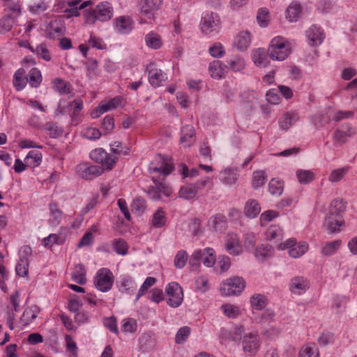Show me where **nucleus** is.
<instances>
[{"label": "nucleus", "instance_id": "nucleus-25", "mask_svg": "<svg viewBox=\"0 0 357 357\" xmlns=\"http://www.w3.org/2000/svg\"><path fill=\"white\" fill-rule=\"evenodd\" d=\"M307 43L311 46L320 45L325 38L324 31L317 25L311 26L305 32Z\"/></svg>", "mask_w": 357, "mask_h": 357}, {"label": "nucleus", "instance_id": "nucleus-35", "mask_svg": "<svg viewBox=\"0 0 357 357\" xmlns=\"http://www.w3.org/2000/svg\"><path fill=\"white\" fill-rule=\"evenodd\" d=\"M43 161V153L39 150H31L29 151L24 158L27 167L36 168L39 167Z\"/></svg>", "mask_w": 357, "mask_h": 357}, {"label": "nucleus", "instance_id": "nucleus-14", "mask_svg": "<svg viewBox=\"0 0 357 357\" xmlns=\"http://www.w3.org/2000/svg\"><path fill=\"white\" fill-rule=\"evenodd\" d=\"M103 170L99 165H89L87 162L79 163L75 167L76 174L85 180H92L100 176Z\"/></svg>", "mask_w": 357, "mask_h": 357}, {"label": "nucleus", "instance_id": "nucleus-42", "mask_svg": "<svg viewBox=\"0 0 357 357\" xmlns=\"http://www.w3.org/2000/svg\"><path fill=\"white\" fill-rule=\"evenodd\" d=\"M226 218L221 214H218L215 216L212 217L208 222V226L210 229L215 231H222L226 227Z\"/></svg>", "mask_w": 357, "mask_h": 357}, {"label": "nucleus", "instance_id": "nucleus-62", "mask_svg": "<svg viewBox=\"0 0 357 357\" xmlns=\"http://www.w3.org/2000/svg\"><path fill=\"white\" fill-rule=\"evenodd\" d=\"M82 134L83 137L90 140H97L100 139L102 135L99 129L92 126L85 128L82 130Z\"/></svg>", "mask_w": 357, "mask_h": 357}, {"label": "nucleus", "instance_id": "nucleus-37", "mask_svg": "<svg viewBox=\"0 0 357 357\" xmlns=\"http://www.w3.org/2000/svg\"><path fill=\"white\" fill-rule=\"evenodd\" d=\"M146 45L153 50L160 49L163 45L161 36L153 31L148 33L144 38Z\"/></svg>", "mask_w": 357, "mask_h": 357}, {"label": "nucleus", "instance_id": "nucleus-61", "mask_svg": "<svg viewBox=\"0 0 357 357\" xmlns=\"http://www.w3.org/2000/svg\"><path fill=\"white\" fill-rule=\"evenodd\" d=\"M166 223V216L165 212L161 209H158L153 215L152 225L155 227H162Z\"/></svg>", "mask_w": 357, "mask_h": 357}, {"label": "nucleus", "instance_id": "nucleus-11", "mask_svg": "<svg viewBox=\"0 0 357 357\" xmlns=\"http://www.w3.org/2000/svg\"><path fill=\"white\" fill-rule=\"evenodd\" d=\"M165 292L168 296L167 303L172 307H179L183 301V292L178 283L172 282L165 287Z\"/></svg>", "mask_w": 357, "mask_h": 357}, {"label": "nucleus", "instance_id": "nucleus-33", "mask_svg": "<svg viewBox=\"0 0 357 357\" xmlns=\"http://www.w3.org/2000/svg\"><path fill=\"white\" fill-rule=\"evenodd\" d=\"M284 232L282 229L278 225L270 226L265 232V238L266 241L275 243H281L283 238Z\"/></svg>", "mask_w": 357, "mask_h": 357}, {"label": "nucleus", "instance_id": "nucleus-4", "mask_svg": "<svg viewBox=\"0 0 357 357\" xmlns=\"http://www.w3.org/2000/svg\"><path fill=\"white\" fill-rule=\"evenodd\" d=\"M173 167V162L169 157L159 154L151 161L149 172L151 174H159L161 180H164L172 171Z\"/></svg>", "mask_w": 357, "mask_h": 357}, {"label": "nucleus", "instance_id": "nucleus-23", "mask_svg": "<svg viewBox=\"0 0 357 357\" xmlns=\"http://www.w3.org/2000/svg\"><path fill=\"white\" fill-rule=\"evenodd\" d=\"M309 287L308 280L303 276H296L290 280L289 290L293 294L302 295L307 291Z\"/></svg>", "mask_w": 357, "mask_h": 357}, {"label": "nucleus", "instance_id": "nucleus-29", "mask_svg": "<svg viewBox=\"0 0 357 357\" xmlns=\"http://www.w3.org/2000/svg\"><path fill=\"white\" fill-rule=\"evenodd\" d=\"M268 304V297L262 294H254L250 298V308L252 312L263 310Z\"/></svg>", "mask_w": 357, "mask_h": 357}, {"label": "nucleus", "instance_id": "nucleus-44", "mask_svg": "<svg viewBox=\"0 0 357 357\" xmlns=\"http://www.w3.org/2000/svg\"><path fill=\"white\" fill-rule=\"evenodd\" d=\"M39 310L37 306H31L24 310L22 317H20V321L22 323L24 326L29 325L38 316Z\"/></svg>", "mask_w": 357, "mask_h": 357}, {"label": "nucleus", "instance_id": "nucleus-10", "mask_svg": "<svg viewBox=\"0 0 357 357\" xmlns=\"http://www.w3.org/2000/svg\"><path fill=\"white\" fill-rule=\"evenodd\" d=\"M353 114L351 112H342L330 109L326 114L316 115L313 118L314 124L317 128L324 126L326 123H328L331 119L335 121L347 119Z\"/></svg>", "mask_w": 357, "mask_h": 357}, {"label": "nucleus", "instance_id": "nucleus-20", "mask_svg": "<svg viewBox=\"0 0 357 357\" xmlns=\"http://www.w3.org/2000/svg\"><path fill=\"white\" fill-rule=\"evenodd\" d=\"M238 179V170L236 167H224L219 174V180L226 185H234Z\"/></svg>", "mask_w": 357, "mask_h": 357}, {"label": "nucleus", "instance_id": "nucleus-38", "mask_svg": "<svg viewBox=\"0 0 357 357\" xmlns=\"http://www.w3.org/2000/svg\"><path fill=\"white\" fill-rule=\"evenodd\" d=\"M261 211L259 203L255 199L248 200L244 206V214L249 218H256Z\"/></svg>", "mask_w": 357, "mask_h": 357}, {"label": "nucleus", "instance_id": "nucleus-43", "mask_svg": "<svg viewBox=\"0 0 357 357\" xmlns=\"http://www.w3.org/2000/svg\"><path fill=\"white\" fill-rule=\"evenodd\" d=\"M220 309L223 314L229 319H236L241 314L240 307L231 303L222 304Z\"/></svg>", "mask_w": 357, "mask_h": 357}, {"label": "nucleus", "instance_id": "nucleus-22", "mask_svg": "<svg viewBox=\"0 0 357 357\" xmlns=\"http://www.w3.org/2000/svg\"><path fill=\"white\" fill-rule=\"evenodd\" d=\"M146 70L149 73V82L155 88L161 86L167 79L166 74L162 70L155 68L153 63L147 66Z\"/></svg>", "mask_w": 357, "mask_h": 357}, {"label": "nucleus", "instance_id": "nucleus-41", "mask_svg": "<svg viewBox=\"0 0 357 357\" xmlns=\"http://www.w3.org/2000/svg\"><path fill=\"white\" fill-rule=\"evenodd\" d=\"M342 245V241L339 239L328 242L323 245L321 250V252L324 256L326 257L334 255L340 249Z\"/></svg>", "mask_w": 357, "mask_h": 357}, {"label": "nucleus", "instance_id": "nucleus-2", "mask_svg": "<svg viewBox=\"0 0 357 357\" xmlns=\"http://www.w3.org/2000/svg\"><path fill=\"white\" fill-rule=\"evenodd\" d=\"M113 16V7L108 1L99 3L94 9H89L84 13L85 22L94 24L97 20L107 22Z\"/></svg>", "mask_w": 357, "mask_h": 357}, {"label": "nucleus", "instance_id": "nucleus-9", "mask_svg": "<svg viewBox=\"0 0 357 357\" xmlns=\"http://www.w3.org/2000/svg\"><path fill=\"white\" fill-rule=\"evenodd\" d=\"M44 31L47 38L59 40L66 33V26L63 20L60 17H54L47 22Z\"/></svg>", "mask_w": 357, "mask_h": 357}, {"label": "nucleus", "instance_id": "nucleus-31", "mask_svg": "<svg viewBox=\"0 0 357 357\" xmlns=\"http://www.w3.org/2000/svg\"><path fill=\"white\" fill-rule=\"evenodd\" d=\"M302 15V7L299 3L292 2L285 10L286 19L289 22H296L300 20Z\"/></svg>", "mask_w": 357, "mask_h": 357}, {"label": "nucleus", "instance_id": "nucleus-59", "mask_svg": "<svg viewBox=\"0 0 357 357\" xmlns=\"http://www.w3.org/2000/svg\"><path fill=\"white\" fill-rule=\"evenodd\" d=\"M284 183L282 181L272 178L268 183V191L273 195H280L283 192Z\"/></svg>", "mask_w": 357, "mask_h": 357}, {"label": "nucleus", "instance_id": "nucleus-64", "mask_svg": "<svg viewBox=\"0 0 357 357\" xmlns=\"http://www.w3.org/2000/svg\"><path fill=\"white\" fill-rule=\"evenodd\" d=\"M191 330L188 326H183L178 329L175 336V342L176 344H181L184 343L188 338Z\"/></svg>", "mask_w": 357, "mask_h": 357}, {"label": "nucleus", "instance_id": "nucleus-24", "mask_svg": "<svg viewBox=\"0 0 357 357\" xmlns=\"http://www.w3.org/2000/svg\"><path fill=\"white\" fill-rule=\"evenodd\" d=\"M250 57L255 66L257 68H266L270 63L268 50L255 48L251 51Z\"/></svg>", "mask_w": 357, "mask_h": 357}, {"label": "nucleus", "instance_id": "nucleus-54", "mask_svg": "<svg viewBox=\"0 0 357 357\" xmlns=\"http://www.w3.org/2000/svg\"><path fill=\"white\" fill-rule=\"evenodd\" d=\"M66 351L69 357H77L78 348L71 335H65Z\"/></svg>", "mask_w": 357, "mask_h": 357}, {"label": "nucleus", "instance_id": "nucleus-8", "mask_svg": "<svg viewBox=\"0 0 357 357\" xmlns=\"http://www.w3.org/2000/svg\"><path fill=\"white\" fill-rule=\"evenodd\" d=\"M216 257L215 250L211 248H206L204 250H197L191 256L190 264L192 266H199L202 261L206 267H212L215 263Z\"/></svg>", "mask_w": 357, "mask_h": 357}, {"label": "nucleus", "instance_id": "nucleus-21", "mask_svg": "<svg viewBox=\"0 0 357 357\" xmlns=\"http://www.w3.org/2000/svg\"><path fill=\"white\" fill-rule=\"evenodd\" d=\"M252 42V36L248 31H241L234 38L232 45L240 52H244L248 49Z\"/></svg>", "mask_w": 357, "mask_h": 357}, {"label": "nucleus", "instance_id": "nucleus-34", "mask_svg": "<svg viewBox=\"0 0 357 357\" xmlns=\"http://www.w3.org/2000/svg\"><path fill=\"white\" fill-rule=\"evenodd\" d=\"M227 67L234 73L243 71L245 68L246 62L241 55H234L227 60Z\"/></svg>", "mask_w": 357, "mask_h": 357}, {"label": "nucleus", "instance_id": "nucleus-56", "mask_svg": "<svg viewBox=\"0 0 357 357\" xmlns=\"http://www.w3.org/2000/svg\"><path fill=\"white\" fill-rule=\"evenodd\" d=\"M266 180V174L264 171H255L252 174V187L258 189L262 187Z\"/></svg>", "mask_w": 357, "mask_h": 357}, {"label": "nucleus", "instance_id": "nucleus-36", "mask_svg": "<svg viewBox=\"0 0 357 357\" xmlns=\"http://www.w3.org/2000/svg\"><path fill=\"white\" fill-rule=\"evenodd\" d=\"M48 208L50 211L49 224L54 227L57 226L62 220L63 212L58 208L57 204L53 202L49 204Z\"/></svg>", "mask_w": 357, "mask_h": 357}, {"label": "nucleus", "instance_id": "nucleus-6", "mask_svg": "<svg viewBox=\"0 0 357 357\" xmlns=\"http://www.w3.org/2000/svg\"><path fill=\"white\" fill-rule=\"evenodd\" d=\"M277 248L280 250H287L289 255L296 259L302 257L308 251L309 245L306 241L297 242L296 238H290L278 245Z\"/></svg>", "mask_w": 357, "mask_h": 357}, {"label": "nucleus", "instance_id": "nucleus-63", "mask_svg": "<svg viewBox=\"0 0 357 357\" xmlns=\"http://www.w3.org/2000/svg\"><path fill=\"white\" fill-rule=\"evenodd\" d=\"M156 282V279L153 277H147L143 284L141 285L137 296L136 301H138L145 293L146 291L152 286H153Z\"/></svg>", "mask_w": 357, "mask_h": 357}, {"label": "nucleus", "instance_id": "nucleus-13", "mask_svg": "<svg viewBox=\"0 0 357 357\" xmlns=\"http://www.w3.org/2000/svg\"><path fill=\"white\" fill-rule=\"evenodd\" d=\"M244 353L255 355L261 347V339L257 333L250 332L243 335L241 341Z\"/></svg>", "mask_w": 357, "mask_h": 357}, {"label": "nucleus", "instance_id": "nucleus-60", "mask_svg": "<svg viewBox=\"0 0 357 357\" xmlns=\"http://www.w3.org/2000/svg\"><path fill=\"white\" fill-rule=\"evenodd\" d=\"M296 176L300 183L307 184L314 179V174L310 170L298 169Z\"/></svg>", "mask_w": 357, "mask_h": 357}, {"label": "nucleus", "instance_id": "nucleus-50", "mask_svg": "<svg viewBox=\"0 0 357 357\" xmlns=\"http://www.w3.org/2000/svg\"><path fill=\"white\" fill-rule=\"evenodd\" d=\"M32 52L45 61H50L52 59L51 52L47 45L44 43L38 45L33 48Z\"/></svg>", "mask_w": 357, "mask_h": 357}, {"label": "nucleus", "instance_id": "nucleus-1", "mask_svg": "<svg viewBox=\"0 0 357 357\" xmlns=\"http://www.w3.org/2000/svg\"><path fill=\"white\" fill-rule=\"evenodd\" d=\"M292 52L290 42L283 36H278L271 39L268 47V54L273 61H284Z\"/></svg>", "mask_w": 357, "mask_h": 357}, {"label": "nucleus", "instance_id": "nucleus-40", "mask_svg": "<svg viewBox=\"0 0 357 357\" xmlns=\"http://www.w3.org/2000/svg\"><path fill=\"white\" fill-rule=\"evenodd\" d=\"M356 134V130L354 128L346 126L342 129L337 130L334 133V138L340 143H344L349 138L354 137Z\"/></svg>", "mask_w": 357, "mask_h": 357}, {"label": "nucleus", "instance_id": "nucleus-28", "mask_svg": "<svg viewBox=\"0 0 357 357\" xmlns=\"http://www.w3.org/2000/svg\"><path fill=\"white\" fill-rule=\"evenodd\" d=\"M133 21L130 17L121 16L114 20V30L119 33H129L133 29Z\"/></svg>", "mask_w": 357, "mask_h": 357}, {"label": "nucleus", "instance_id": "nucleus-55", "mask_svg": "<svg viewBox=\"0 0 357 357\" xmlns=\"http://www.w3.org/2000/svg\"><path fill=\"white\" fill-rule=\"evenodd\" d=\"M208 53L213 58L220 59L225 55L226 51L221 43L215 42L209 47Z\"/></svg>", "mask_w": 357, "mask_h": 357}, {"label": "nucleus", "instance_id": "nucleus-51", "mask_svg": "<svg viewBox=\"0 0 357 357\" xmlns=\"http://www.w3.org/2000/svg\"><path fill=\"white\" fill-rule=\"evenodd\" d=\"M197 195V189L192 184H187L182 186L179 190V196L185 199L195 198Z\"/></svg>", "mask_w": 357, "mask_h": 357}, {"label": "nucleus", "instance_id": "nucleus-46", "mask_svg": "<svg viewBox=\"0 0 357 357\" xmlns=\"http://www.w3.org/2000/svg\"><path fill=\"white\" fill-rule=\"evenodd\" d=\"M350 168V166L346 165L332 170L328 176V181L331 183L340 182L349 172Z\"/></svg>", "mask_w": 357, "mask_h": 357}, {"label": "nucleus", "instance_id": "nucleus-58", "mask_svg": "<svg viewBox=\"0 0 357 357\" xmlns=\"http://www.w3.org/2000/svg\"><path fill=\"white\" fill-rule=\"evenodd\" d=\"M24 70L20 68L17 70L13 76V85L17 91L23 89L26 85V82L24 79Z\"/></svg>", "mask_w": 357, "mask_h": 357}, {"label": "nucleus", "instance_id": "nucleus-5", "mask_svg": "<svg viewBox=\"0 0 357 357\" xmlns=\"http://www.w3.org/2000/svg\"><path fill=\"white\" fill-rule=\"evenodd\" d=\"M245 287L246 282L243 278L234 276L222 282L220 291L224 296H238L244 291Z\"/></svg>", "mask_w": 357, "mask_h": 357}, {"label": "nucleus", "instance_id": "nucleus-7", "mask_svg": "<svg viewBox=\"0 0 357 357\" xmlns=\"http://www.w3.org/2000/svg\"><path fill=\"white\" fill-rule=\"evenodd\" d=\"M114 276L113 273L107 268H101L94 276V286L101 292H108L113 287Z\"/></svg>", "mask_w": 357, "mask_h": 357}, {"label": "nucleus", "instance_id": "nucleus-39", "mask_svg": "<svg viewBox=\"0 0 357 357\" xmlns=\"http://www.w3.org/2000/svg\"><path fill=\"white\" fill-rule=\"evenodd\" d=\"M254 254L258 261H266L273 256V248L271 245L261 244L256 248Z\"/></svg>", "mask_w": 357, "mask_h": 357}, {"label": "nucleus", "instance_id": "nucleus-53", "mask_svg": "<svg viewBox=\"0 0 357 357\" xmlns=\"http://www.w3.org/2000/svg\"><path fill=\"white\" fill-rule=\"evenodd\" d=\"M282 333V328L277 324H271L263 331V336L269 340H275Z\"/></svg>", "mask_w": 357, "mask_h": 357}, {"label": "nucleus", "instance_id": "nucleus-57", "mask_svg": "<svg viewBox=\"0 0 357 357\" xmlns=\"http://www.w3.org/2000/svg\"><path fill=\"white\" fill-rule=\"evenodd\" d=\"M27 81L31 86L38 87L42 82L40 71L38 68H32L29 73Z\"/></svg>", "mask_w": 357, "mask_h": 357}, {"label": "nucleus", "instance_id": "nucleus-12", "mask_svg": "<svg viewBox=\"0 0 357 357\" xmlns=\"http://www.w3.org/2000/svg\"><path fill=\"white\" fill-rule=\"evenodd\" d=\"M89 156L92 160L101 163V167L104 170L112 169L117 161L116 156L112 157L102 148L96 149L91 151Z\"/></svg>", "mask_w": 357, "mask_h": 357}, {"label": "nucleus", "instance_id": "nucleus-18", "mask_svg": "<svg viewBox=\"0 0 357 357\" xmlns=\"http://www.w3.org/2000/svg\"><path fill=\"white\" fill-rule=\"evenodd\" d=\"M323 226L330 233L340 232L342 227L344 226V221L340 214L333 215L328 213L324 220Z\"/></svg>", "mask_w": 357, "mask_h": 357}, {"label": "nucleus", "instance_id": "nucleus-30", "mask_svg": "<svg viewBox=\"0 0 357 357\" xmlns=\"http://www.w3.org/2000/svg\"><path fill=\"white\" fill-rule=\"evenodd\" d=\"M227 68V66L222 61L214 60L209 63L208 71L211 77L220 79L225 76Z\"/></svg>", "mask_w": 357, "mask_h": 357}, {"label": "nucleus", "instance_id": "nucleus-26", "mask_svg": "<svg viewBox=\"0 0 357 357\" xmlns=\"http://www.w3.org/2000/svg\"><path fill=\"white\" fill-rule=\"evenodd\" d=\"M119 291L129 295L132 294L137 289V284L132 278L129 275H121L117 282Z\"/></svg>", "mask_w": 357, "mask_h": 357}, {"label": "nucleus", "instance_id": "nucleus-52", "mask_svg": "<svg viewBox=\"0 0 357 357\" xmlns=\"http://www.w3.org/2000/svg\"><path fill=\"white\" fill-rule=\"evenodd\" d=\"M123 102V98L122 96H116L109 100L100 102L102 107L105 109V112L112 111L119 106H121Z\"/></svg>", "mask_w": 357, "mask_h": 357}, {"label": "nucleus", "instance_id": "nucleus-19", "mask_svg": "<svg viewBox=\"0 0 357 357\" xmlns=\"http://www.w3.org/2000/svg\"><path fill=\"white\" fill-rule=\"evenodd\" d=\"M225 249L227 252L233 256L239 255L242 251V245L240 243L239 236L236 233H229L225 237Z\"/></svg>", "mask_w": 357, "mask_h": 357}, {"label": "nucleus", "instance_id": "nucleus-45", "mask_svg": "<svg viewBox=\"0 0 357 357\" xmlns=\"http://www.w3.org/2000/svg\"><path fill=\"white\" fill-rule=\"evenodd\" d=\"M71 278L79 284H84L86 282V271L83 265L77 264L71 273Z\"/></svg>", "mask_w": 357, "mask_h": 357}, {"label": "nucleus", "instance_id": "nucleus-15", "mask_svg": "<svg viewBox=\"0 0 357 357\" xmlns=\"http://www.w3.org/2000/svg\"><path fill=\"white\" fill-rule=\"evenodd\" d=\"M162 3V0H142L140 2V13L144 17L140 23H146V20L154 18V11L158 10Z\"/></svg>", "mask_w": 357, "mask_h": 357}, {"label": "nucleus", "instance_id": "nucleus-27", "mask_svg": "<svg viewBox=\"0 0 357 357\" xmlns=\"http://www.w3.org/2000/svg\"><path fill=\"white\" fill-rule=\"evenodd\" d=\"M195 142V130L192 126L185 125L181 128L180 142L184 148L190 147Z\"/></svg>", "mask_w": 357, "mask_h": 357}, {"label": "nucleus", "instance_id": "nucleus-47", "mask_svg": "<svg viewBox=\"0 0 357 357\" xmlns=\"http://www.w3.org/2000/svg\"><path fill=\"white\" fill-rule=\"evenodd\" d=\"M52 87L60 94H69L72 91L70 83L61 78H56L52 81Z\"/></svg>", "mask_w": 357, "mask_h": 357}, {"label": "nucleus", "instance_id": "nucleus-17", "mask_svg": "<svg viewBox=\"0 0 357 357\" xmlns=\"http://www.w3.org/2000/svg\"><path fill=\"white\" fill-rule=\"evenodd\" d=\"M245 333V328L243 325H236L233 330L229 331L227 328H221L219 333V337L222 342L226 341H233L240 342Z\"/></svg>", "mask_w": 357, "mask_h": 357}, {"label": "nucleus", "instance_id": "nucleus-3", "mask_svg": "<svg viewBox=\"0 0 357 357\" xmlns=\"http://www.w3.org/2000/svg\"><path fill=\"white\" fill-rule=\"evenodd\" d=\"M221 28L220 16L213 12H205L202 14L199 29L201 32L207 37H211L219 33Z\"/></svg>", "mask_w": 357, "mask_h": 357}, {"label": "nucleus", "instance_id": "nucleus-48", "mask_svg": "<svg viewBox=\"0 0 357 357\" xmlns=\"http://www.w3.org/2000/svg\"><path fill=\"white\" fill-rule=\"evenodd\" d=\"M63 243V239L59 234H50L48 236L42 239L41 244L48 249H51L54 245H61Z\"/></svg>", "mask_w": 357, "mask_h": 357}, {"label": "nucleus", "instance_id": "nucleus-16", "mask_svg": "<svg viewBox=\"0 0 357 357\" xmlns=\"http://www.w3.org/2000/svg\"><path fill=\"white\" fill-rule=\"evenodd\" d=\"M83 108V102L80 100H75L68 102L66 100H60L58 108L55 113L56 115L64 114L70 112L72 116H76Z\"/></svg>", "mask_w": 357, "mask_h": 357}, {"label": "nucleus", "instance_id": "nucleus-49", "mask_svg": "<svg viewBox=\"0 0 357 357\" xmlns=\"http://www.w3.org/2000/svg\"><path fill=\"white\" fill-rule=\"evenodd\" d=\"M298 357H319V352L314 344H305L299 351Z\"/></svg>", "mask_w": 357, "mask_h": 357}, {"label": "nucleus", "instance_id": "nucleus-32", "mask_svg": "<svg viewBox=\"0 0 357 357\" xmlns=\"http://www.w3.org/2000/svg\"><path fill=\"white\" fill-rule=\"evenodd\" d=\"M298 114L294 112H287L279 119L278 124L280 129L287 131L298 120Z\"/></svg>", "mask_w": 357, "mask_h": 357}]
</instances>
